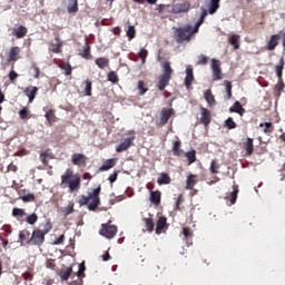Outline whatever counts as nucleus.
<instances>
[{
    "instance_id": "ddd939ff",
    "label": "nucleus",
    "mask_w": 285,
    "mask_h": 285,
    "mask_svg": "<svg viewBox=\"0 0 285 285\" xmlns=\"http://www.w3.org/2000/svg\"><path fill=\"white\" fill-rule=\"evenodd\" d=\"M132 141H135V137L126 138L116 147V151L124 153L125 150H128L130 146H132Z\"/></svg>"
},
{
    "instance_id": "de8ad7c7",
    "label": "nucleus",
    "mask_w": 285,
    "mask_h": 285,
    "mask_svg": "<svg viewBox=\"0 0 285 285\" xmlns=\"http://www.w3.org/2000/svg\"><path fill=\"white\" fill-rule=\"evenodd\" d=\"M26 222L27 224H30V226H35L36 222H39V216L33 213L26 217Z\"/></svg>"
},
{
    "instance_id": "c9c22d12",
    "label": "nucleus",
    "mask_w": 285,
    "mask_h": 285,
    "mask_svg": "<svg viewBox=\"0 0 285 285\" xmlns=\"http://www.w3.org/2000/svg\"><path fill=\"white\" fill-rule=\"evenodd\" d=\"M85 89H83V96L85 97H92V81L86 80L83 82Z\"/></svg>"
},
{
    "instance_id": "f03ea898",
    "label": "nucleus",
    "mask_w": 285,
    "mask_h": 285,
    "mask_svg": "<svg viewBox=\"0 0 285 285\" xmlns=\"http://www.w3.org/2000/svg\"><path fill=\"white\" fill-rule=\"evenodd\" d=\"M60 188H69V193H79L81 189V176L75 175L72 169L68 168L60 177Z\"/></svg>"
},
{
    "instance_id": "774afa93",
    "label": "nucleus",
    "mask_w": 285,
    "mask_h": 285,
    "mask_svg": "<svg viewBox=\"0 0 285 285\" xmlns=\"http://www.w3.org/2000/svg\"><path fill=\"white\" fill-rule=\"evenodd\" d=\"M46 266H47V268H55V259H52V258H49V259H47V262H46Z\"/></svg>"
},
{
    "instance_id": "72a5a7b5",
    "label": "nucleus",
    "mask_w": 285,
    "mask_h": 285,
    "mask_svg": "<svg viewBox=\"0 0 285 285\" xmlns=\"http://www.w3.org/2000/svg\"><path fill=\"white\" fill-rule=\"evenodd\" d=\"M180 235H183L185 242H190V239H193V229H190V227H183Z\"/></svg>"
},
{
    "instance_id": "6e6552de",
    "label": "nucleus",
    "mask_w": 285,
    "mask_h": 285,
    "mask_svg": "<svg viewBox=\"0 0 285 285\" xmlns=\"http://www.w3.org/2000/svg\"><path fill=\"white\" fill-rule=\"evenodd\" d=\"M112 222H108L101 225L100 235L107 239H112L117 235V226L111 225Z\"/></svg>"
},
{
    "instance_id": "393cba45",
    "label": "nucleus",
    "mask_w": 285,
    "mask_h": 285,
    "mask_svg": "<svg viewBox=\"0 0 285 285\" xmlns=\"http://www.w3.org/2000/svg\"><path fill=\"white\" fill-rule=\"evenodd\" d=\"M277 46H279V35H274L267 42V50H274Z\"/></svg>"
},
{
    "instance_id": "473e14b6",
    "label": "nucleus",
    "mask_w": 285,
    "mask_h": 285,
    "mask_svg": "<svg viewBox=\"0 0 285 285\" xmlns=\"http://www.w3.org/2000/svg\"><path fill=\"white\" fill-rule=\"evenodd\" d=\"M244 149L248 156L253 155L255 147L253 145V138H247L246 142H244Z\"/></svg>"
},
{
    "instance_id": "79ce46f5",
    "label": "nucleus",
    "mask_w": 285,
    "mask_h": 285,
    "mask_svg": "<svg viewBox=\"0 0 285 285\" xmlns=\"http://www.w3.org/2000/svg\"><path fill=\"white\" fill-rule=\"evenodd\" d=\"M45 117H46L49 126H52L55 124V121H57V116L55 115V110L47 111Z\"/></svg>"
},
{
    "instance_id": "c756f323",
    "label": "nucleus",
    "mask_w": 285,
    "mask_h": 285,
    "mask_svg": "<svg viewBox=\"0 0 285 285\" xmlns=\"http://www.w3.org/2000/svg\"><path fill=\"white\" fill-rule=\"evenodd\" d=\"M222 0H210L208 6V12L209 14H215L219 10V3Z\"/></svg>"
},
{
    "instance_id": "7c9ffc66",
    "label": "nucleus",
    "mask_w": 285,
    "mask_h": 285,
    "mask_svg": "<svg viewBox=\"0 0 285 285\" xmlns=\"http://www.w3.org/2000/svg\"><path fill=\"white\" fill-rule=\"evenodd\" d=\"M58 68H60V70H65L66 77L72 75V66H70L69 62L61 61V62L58 65Z\"/></svg>"
},
{
    "instance_id": "4be33fe9",
    "label": "nucleus",
    "mask_w": 285,
    "mask_h": 285,
    "mask_svg": "<svg viewBox=\"0 0 285 285\" xmlns=\"http://www.w3.org/2000/svg\"><path fill=\"white\" fill-rule=\"evenodd\" d=\"M13 35L17 37V39H23V37L28 35V28L20 24L13 29Z\"/></svg>"
},
{
    "instance_id": "09e8293b",
    "label": "nucleus",
    "mask_w": 285,
    "mask_h": 285,
    "mask_svg": "<svg viewBox=\"0 0 285 285\" xmlns=\"http://www.w3.org/2000/svg\"><path fill=\"white\" fill-rule=\"evenodd\" d=\"M209 170H210L212 175L219 174V164L217 163V160H212Z\"/></svg>"
},
{
    "instance_id": "f8f14e48",
    "label": "nucleus",
    "mask_w": 285,
    "mask_h": 285,
    "mask_svg": "<svg viewBox=\"0 0 285 285\" xmlns=\"http://www.w3.org/2000/svg\"><path fill=\"white\" fill-rule=\"evenodd\" d=\"M19 55H21V48L19 47H12L10 50H9V53H8V63H12V61H19L20 57Z\"/></svg>"
},
{
    "instance_id": "5fc2aeb1",
    "label": "nucleus",
    "mask_w": 285,
    "mask_h": 285,
    "mask_svg": "<svg viewBox=\"0 0 285 285\" xmlns=\"http://www.w3.org/2000/svg\"><path fill=\"white\" fill-rule=\"evenodd\" d=\"M12 216L13 217H26V210H23L22 208H13Z\"/></svg>"
},
{
    "instance_id": "bf43d9fd",
    "label": "nucleus",
    "mask_w": 285,
    "mask_h": 285,
    "mask_svg": "<svg viewBox=\"0 0 285 285\" xmlns=\"http://www.w3.org/2000/svg\"><path fill=\"white\" fill-rule=\"evenodd\" d=\"M20 199H22V202L28 203V202H35L36 197L35 194H28L24 196H20Z\"/></svg>"
},
{
    "instance_id": "69168bd1",
    "label": "nucleus",
    "mask_w": 285,
    "mask_h": 285,
    "mask_svg": "<svg viewBox=\"0 0 285 285\" xmlns=\"http://www.w3.org/2000/svg\"><path fill=\"white\" fill-rule=\"evenodd\" d=\"M65 239H66V236H65V235H60V236L55 240L56 246H59V245L63 244Z\"/></svg>"
},
{
    "instance_id": "423d86ee",
    "label": "nucleus",
    "mask_w": 285,
    "mask_h": 285,
    "mask_svg": "<svg viewBox=\"0 0 285 285\" xmlns=\"http://www.w3.org/2000/svg\"><path fill=\"white\" fill-rule=\"evenodd\" d=\"M177 43H184V41H190L193 39V26L186 24L185 27L174 28Z\"/></svg>"
},
{
    "instance_id": "1a4fd4ad",
    "label": "nucleus",
    "mask_w": 285,
    "mask_h": 285,
    "mask_svg": "<svg viewBox=\"0 0 285 285\" xmlns=\"http://www.w3.org/2000/svg\"><path fill=\"white\" fill-rule=\"evenodd\" d=\"M173 115H175V110L174 109H166L164 108L160 112V119L157 124V126L159 128H163V126H166L170 119V117H173Z\"/></svg>"
},
{
    "instance_id": "7ed1b4c3",
    "label": "nucleus",
    "mask_w": 285,
    "mask_h": 285,
    "mask_svg": "<svg viewBox=\"0 0 285 285\" xmlns=\"http://www.w3.org/2000/svg\"><path fill=\"white\" fill-rule=\"evenodd\" d=\"M99 195H101V186L89 191L88 196L81 195L78 199V204L79 206H86L91 200L88 205V210H97V208H99V204H101Z\"/></svg>"
},
{
    "instance_id": "dca6fc26",
    "label": "nucleus",
    "mask_w": 285,
    "mask_h": 285,
    "mask_svg": "<svg viewBox=\"0 0 285 285\" xmlns=\"http://www.w3.org/2000/svg\"><path fill=\"white\" fill-rule=\"evenodd\" d=\"M237 195H239V186L233 185V191L225 197L229 202L228 206H233L237 202Z\"/></svg>"
},
{
    "instance_id": "13d9d810",
    "label": "nucleus",
    "mask_w": 285,
    "mask_h": 285,
    "mask_svg": "<svg viewBox=\"0 0 285 285\" xmlns=\"http://www.w3.org/2000/svg\"><path fill=\"white\" fill-rule=\"evenodd\" d=\"M208 63V57L200 55L198 57L197 66H206Z\"/></svg>"
},
{
    "instance_id": "4468645a",
    "label": "nucleus",
    "mask_w": 285,
    "mask_h": 285,
    "mask_svg": "<svg viewBox=\"0 0 285 285\" xmlns=\"http://www.w3.org/2000/svg\"><path fill=\"white\" fill-rule=\"evenodd\" d=\"M71 161L73 166H86L88 158L83 154H73L71 156Z\"/></svg>"
},
{
    "instance_id": "f257e3e1",
    "label": "nucleus",
    "mask_w": 285,
    "mask_h": 285,
    "mask_svg": "<svg viewBox=\"0 0 285 285\" xmlns=\"http://www.w3.org/2000/svg\"><path fill=\"white\" fill-rule=\"evenodd\" d=\"M60 188H69V193H79L81 189V176L75 175L72 169L68 168L60 177Z\"/></svg>"
},
{
    "instance_id": "bb28decb",
    "label": "nucleus",
    "mask_w": 285,
    "mask_h": 285,
    "mask_svg": "<svg viewBox=\"0 0 285 285\" xmlns=\"http://www.w3.org/2000/svg\"><path fill=\"white\" fill-rule=\"evenodd\" d=\"M171 150L175 157H181V155H184V149H181V141H174Z\"/></svg>"
},
{
    "instance_id": "864d4df0",
    "label": "nucleus",
    "mask_w": 285,
    "mask_h": 285,
    "mask_svg": "<svg viewBox=\"0 0 285 285\" xmlns=\"http://www.w3.org/2000/svg\"><path fill=\"white\" fill-rule=\"evenodd\" d=\"M156 10L159 12V14H164L165 10H167V12L168 10H171V4H158Z\"/></svg>"
},
{
    "instance_id": "9d476101",
    "label": "nucleus",
    "mask_w": 285,
    "mask_h": 285,
    "mask_svg": "<svg viewBox=\"0 0 285 285\" xmlns=\"http://www.w3.org/2000/svg\"><path fill=\"white\" fill-rule=\"evenodd\" d=\"M213 80H222V63L217 59H212Z\"/></svg>"
},
{
    "instance_id": "6e6d98bb",
    "label": "nucleus",
    "mask_w": 285,
    "mask_h": 285,
    "mask_svg": "<svg viewBox=\"0 0 285 285\" xmlns=\"http://www.w3.org/2000/svg\"><path fill=\"white\" fill-rule=\"evenodd\" d=\"M48 159H50V154L48 151L41 153L40 154V161L45 165L48 166Z\"/></svg>"
},
{
    "instance_id": "8fccbe9b",
    "label": "nucleus",
    "mask_w": 285,
    "mask_h": 285,
    "mask_svg": "<svg viewBox=\"0 0 285 285\" xmlns=\"http://www.w3.org/2000/svg\"><path fill=\"white\" fill-rule=\"evenodd\" d=\"M126 35H127L129 41H132V39H135V37L137 35V31L135 30V26H129L126 31Z\"/></svg>"
},
{
    "instance_id": "ea45409f",
    "label": "nucleus",
    "mask_w": 285,
    "mask_h": 285,
    "mask_svg": "<svg viewBox=\"0 0 285 285\" xmlns=\"http://www.w3.org/2000/svg\"><path fill=\"white\" fill-rule=\"evenodd\" d=\"M185 156L188 159V165L190 166V164H195V161H197V151L195 149H193L191 151H187L185 154Z\"/></svg>"
},
{
    "instance_id": "c85d7f7f",
    "label": "nucleus",
    "mask_w": 285,
    "mask_h": 285,
    "mask_svg": "<svg viewBox=\"0 0 285 285\" xmlns=\"http://www.w3.org/2000/svg\"><path fill=\"white\" fill-rule=\"evenodd\" d=\"M67 12H79V0H69V3L67 6Z\"/></svg>"
},
{
    "instance_id": "5701e85b",
    "label": "nucleus",
    "mask_w": 285,
    "mask_h": 285,
    "mask_svg": "<svg viewBox=\"0 0 285 285\" xmlns=\"http://www.w3.org/2000/svg\"><path fill=\"white\" fill-rule=\"evenodd\" d=\"M150 202L154 206H159L161 204V191H150Z\"/></svg>"
},
{
    "instance_id": "37998d69",
    "label": "nucleus",
    "mask_w": 285,
    "mask_h": 285,
    "mask_svg": "<svg viewBox=\"0 0 285 285\" xmlns=\"http://www.w3.org/2000/svg\"><path fill=\"white\" fill-rule=\"evenodd\" d=\"M144 222L146 230H148V233H153V230H155V222L153 220V218H145Z\"/></svg>"
},
{
    "instance_id": "680f3d73",
    "label": "nucleus",
    "mask_w": 285,
    "mask_h": 285,
    "mask_svg": "<svg viewBox=\"0 0 285 285\" xmlns=\"http://www.w3.org/2000/svg\"><path fill=\"white\" fill-rule=\"evenodd\" d=\"M19 116L21 119H28V108H23L19 111Z\"/></svg>"
},
{
    "instance_id": "e2e57ef3",
    "label": "nucleus",
    "mask_w": 285,
    "mask_h": 285,
    "mask_svg": "<svg viewBox=\"0 0 285 285\" xmlns=\"http://www.w3.org/2000/svg\"><path fill=\"white\" fill-rule=\"evenodd\" d=\"M117 177H119V174H118L117 171H114V173L109 176L108 180L110 181V184H115V181H117Z\"/></svg>"
},
{
    "instance_id": "2f4dec72",
    "label": "nucleus",
    "mask_w": 285,
    "mask_h": 285,
    "mask_svg": "<svg viewBox=\"0 0 285 285\" xmlns=\"http://www.w3.org/2000/svg\"><path fill=\"white\" fill-rule=\"evenodd\" d=\"M59 275L62 282H68V279H70V275H72V267H66L65 269H61Z\"/></svg>"
},
{
    "instance_id": "c03bdc74",
    "label": "nucleus",
    "mask_w": 285,
    "mask_h": 285,
    "mask_svg": "<svg viewBox=\"0 0 285 285\" xmlns=\"http://www.w3.org/2000/svg\"><path fill=\"white\" fill-rule=\"evenodd\" d=\"M157 181L159 186L170 184V176L168 174H161Z\"/></svg>"
},
{
    "instance_id": "603ef678",
    "label": "nucleus",
    "mask_w": 285,
    "mask_h": 285,
    "mask_svg": "<svg viewBox=\"0 0 285 285\" xmlns=\"http://www.w3.org/2000/svg\"><path fill=\"white\" fill-rule=\"evenodd\" d=\"M225 126L229 130H233V129L237 128V122H235V120H233V118L229 117L228 119L225 120Z\"/></svg>"
},
{
    "instance_id": "4c0bfd02",
    "label": "nucleus",
    "mask_w": 285,
    "mask_h": 285,
    "mask_svg": "<svg viewBox=\"0 0 285 285\" xmlns=\"http://www.w3.org/2000/svg\"><path fill=\"white\" fill-rule=\"evenodd\" d=\"M224 86L226 90V99H233V83L228 80H225Z\"/></svg>"
},
{
    "instance_id": "338daca9",
    "label": "nucleus",
    "mask_w": 285,
    "mask_h": 285,
    "mask_svg": "<svg viewBox=\"0 0 285 285\" xmlns=\"http://www.w3.org/2000/svg\"><path fill=\"white\" fill-rule=\"evenodd\" d=\"M80 274H78V277L76 281H72L71 283H69V285H83V279H81L79 277Z\"/></svg>"
},
{
    "instance_id": "58836bf2",
    "label": "nucleus",
    "mask_w": 285,
    "mask_h": 285,
    "mask_svg": "<svg viewBox=\"0 0 285 285\" xmlns=\"http://www.w3.org/2000/svg\"><path fill=\"white\" fill-rule=\"evenodd\" d=\"M56 41L57 43L51 45V52L59 55V52H61V46H63V42H61V39H59V37L56 38Z\"/></svg>"
},
{
    "instance_id": "2eb2a0df",
    "label": "nucleus",
    "mask_w": 285,
    "mask_h": 285,
    "mask_svg": "<svg viewBox=\"0 0 285 285\" xmlns=\"http://www.w3.org/2000/svg\"><path fill=\"white\" fill-rule=\"evenodd\" d=\"M210 121H213V118L210 116V110L204 107L200 108V124H203V126H208Z\"/></svg>"
},
{
    "instance_id": "4d7b16f0",
    "label": "nucleus",
    "mask_w": 285,
    "mask_h": 285,
    "mask_svg": "<svg viewBox=\"0 0 285 285\" xmlns=\"http://www.w3.org/2000/svg\"><path fill=\"white\" fill-rule=\"evenodd\" d=\"M139 58L141 59V63H146V58L148 57V50L140 49L138 52Z\"/></svg>"
},
{
    "instance_id": "20e7f679",
    "label": "nucleus",
    "mask_w": 285,
    "mask_h": 285,
    "mask_svg": "<svg viewBox=\"0 0 285 285\" xmlns=\"http://www.w3.org/2000/svg\"><path fill=\"white\" fill-rule=\"evenodd\" d=\"M52 230V223L48 220L42 229H33L31 237L27 240L28 246H43L46 235Z\"/></svg>"
},
{
    "instance_id": "0eeeda50",
    "label": "nucleus",
    "mask_w": 285,
    "mask_h": 285,
    "mask_svg": "<svg viewBox=\"0 0 285 285\" xmlns=\"http://www.w3.org/2000/svg\"><path fill=\"white\" fill-rule=\"evenodd\" d=\"M193 6L188 1H184L180 3L171 4V9L168 10L171 14H181L186 12H190Z\"/></svg>"
},
{
    "instance_id": "6ab92c4d",
    "label": "nucleus",
    "mask_w": 285,
    "mask_h": 285,
    "mask_svg": "<svg viewBox=\"0 0 285 285\" xmlns=\"http://www.w3.org/2000/svg\"><path fill=\"white\" fill-rule=\"evenodd\" d=\"M95 63L100 70H106V68L110 66V59L106 57H100L95 60Z\"/></svg>"
},
{
    "instance_id": "39448f33",
    "label": "nucleus",
    "mask_w": 285,
    "mask_h": 285,
    "mask_svg": "<svg viewBox=\"0 0 285 285\" xmlns=\"http://www.w3.org/2000/svg\"><path fill=\"white\" fill-rule=\"evenodd\" d=\"M163 68V75L158 77L157 88L160 91L166 90V87L168 83H170V79L173 77V67H170L169 61H164L161 65Z\"/></svg>"
},
{
    "instance_id": "a878e982",
    "label": "nucleus",
    "mask_w": 285,
    "mask_h": 285,
    "mask_svg": "<svg viewBox=\"0 0 285 285\" xmlns=\"http://www.w3.org/2000/svg\"><path fill=\"white\" fill-rule=\"evenodd\" d=\"M205 100L207 101L208 106H210V108L217 105V101L215 100V96L213 95V90L210 89H207L205 91Z\"/></svg>"
},
{
    "instance_id": "aec40b11",
    "label": "nucleus",
    "mask_w": 285,
    "mask_h": 285,
    "mask_svg": "<svg viewBox=\"0 0 285 285\" xmlns=\"http://www.w3.org/2000/svg\"><path fill=\"white\" fill-rule=\"evenodd\" d=\"M229 112H237L240 117H244V114L246 112V109L242 107L240 101H236L230 108Z\"/></svg>"
},
{
    "instance_id": "cd10ccee",
    "label": "nucleus",
    "mask_w": 285,
    "mask_h": 285,
    "mask_svg": "<svg viewBox=\"0 0 285 285\" xmlns=\"http://www.w3.org/2000/svg\"><path fill=\"white\" fill-rule=\"evenodd\" d=\"M259 128H264L263 132L265 135H273L275 127L273 126V122H261Z\"/></svg>"
},
{
    "instance_id": "a19ab883",
    "label": "nucleus",
    "mask_w": 285,
    "mask_h": 285,
    "mask_svg": "<svg viewBox=\"0 0 285 285\" xmlns=\"http://www.w3.org/2000/svg\"><path fill=\"white\" fill-rule=\"evenodd\" d=\"M284 58H281L279 65L275 67L276 75L278 77V81H282V75L284 72Z\"/></svg>"
},
{
    "instance_id": "f704fd0d",
    "label": "nucleus",
    "mask_w": 285,
    "mask_h": 285,
    "mask_svg": "<svg viewBox=\"0 0 285 285\" xmlns=\"http://www.w3.org/2000/svg\"><path fill=\"white\" fill-rule=\"evenodd\" d=\"M228 42L234 47V50H239V35H232Z\"/></svg>"
},
{
    "instance_id": "0e129e2a",
    "label": "nucleus",
    "mask_w": 285,
    "mask_h": 285,
    "mask_svg": "<svg viewBox=\"0 0 285 285\" xmlns=\"http://www.w3.org/2000/svg\"><path fill=\"white\" fill-rule=\"evenodd\" d=\"M206 17H208V11H207L206 9H203L202 14H200V18L198 19V21H199L200 23H204Z\"/></svg>"
},
{
    "instance_id": "e433bc0d",
    "label": "nucleus",
    "mask_w": 285,
    "mask_h": 285,
    "mask_svg": "<svg viewBox=\"0 0 285 285\" xmlns=\"http://www.w3.org/2000/svg\"><path fill=\"white\" fill-rule=\"evenodd\" d=\"M80 57L87 60L92 59V53H90V45H88V42H86V46L83 47L82 52L80 53Z\"/></svg>"
},
{
    "instance_id": "49530a36",
    "label": "nucleus",
    "mask_w": 285,
    "mask_h": 285,
    "mask_svg": "<svg viewBox=\"0 0 285 285\" xmlns=\"http://www.w3.org/2000/svg\"><path fill=\"white\" fill-rule=\"evenodd\" d=\"M19 239H20L21 244H23V242H26V239H30V232L28 229L20 230Z\"/></svg>"
},
{
    "instance_id": "f3484780",
    "label": "nucleus",
    "mask_w": 285,
    "mask_h": 285,
    "mask_svg": "<svg viewBox=\"0 0 285 285\" xmlns=\"http://www.w3.org/2000/svg\"><path fill=\"white\" fill-rule=\"evenodd\" d=\"M26 97H28L29 99V104H32V101H35V97H37V92H39V88L38 87H27L23 90Z\"/></svg>"
},
{
    "instance_id": "3c124183",
    "label": "nucleus",
    "mask_w": 285,
    "mask_h": 285,
    "mask_svg": "<svg viewBox=\"0 0 285 285\" xmlns=\"http://www.w3.org/2000/svg\"><path fill=\"white\" fill-rule=\"evenodd\" d=\"M138 90L139 95H146V92H148V87H146V82H144V80L138 81Z\"/></svg>"
},
{
    "instance_id": "b1692460",
    "label": "nucleus",
    "mask_w": 285,
    "mask_h": 285,
    "mask_svg": "<svg viewBox=\"0 0 285 285\" xmlns=\"http://www.w3.org/2000/svg\"><path fill=\"white\" fill-rule=\"evenodd\" d=\"M117 165V159L111 158V159H107L104 165L99 168V170L101 173L106 171V170H110V168H115V166Z\"/></svg>"
},
{
    "instance_id": "a18cd8bd",
    "label": "nucleus",
    "mask_w": 285,
    "mask_h": 285,
    "mask_svg": "<svg viewBox=\"0 0 285 285\" xmlns=\"http://www.w3.org/2000/svg\"><path fill=\"white\" fill-rule=\"evenodd\" d=\"M107 79L108 81H110L111 83H119V76L117 75L116 71H110L107 75Z\"/></svg>"
},
{
    "instance_id": "412c9836",
    "label": "nucleus",
    "mask_w": 285,
    "mask_h": 285,
    "mask_svg": "<svg viewBox=\"0 0 285 285\" xmlns=\"http://www.w3.org/2000/svg\"><path fill=\"white\" fill-rule=\"evenodd\" d=\"M197 186V175L190 174L186 179V190H193Z\"/></svg>"
},
{
    "instance_id": "052dcab7",
    "label": "nucleus",
    "mask_w": 285,
    "mask_h": 285,
    "mask_svg": "<svg viewBox=\"0 0 285 285\" xmlns=\"http://www.w3.org/2000/svg\"><path fill=\"white\" fill-rule=\"evenodd\" d=\"M18 78H19V73H17V71H14V69H12L9 72V79H10L11 83H14Z\"/></svg>"
},
{
    "instance_id": "9b49d317",
    "label": "nucleus",
    "mask_w": 285,
    "mask_h": 285,
    "mask_svg": "<svg viewBox=\"0 0 285 285\" xmlns=\"http://www.w3.org/2000/svg\"><path fill=\"white\" fill-rule=\"evenodd\" d=\"M193 81H195V75L193 73V67L187 66L186 68V77H185V87L187 90L193 88Z\"/></svg>"
},
{
    "instance_id": "a211bd4d",
    "label": "nucleus",
    "mask_w": 285,
    "mask_h": 285,
    "mask_svg": "<svg viewBox=\"0 0 285 285\" xmlns=\"http://www.w3.org/2000/svg\"><path fill=\"white\" fill-rule=\"evenodd\" d=\"M168 224V220L166 217L161 216L158 218L157 224H156V235H161L164 233V228H166Z\"/></svg>"
}]
</instances>
